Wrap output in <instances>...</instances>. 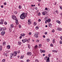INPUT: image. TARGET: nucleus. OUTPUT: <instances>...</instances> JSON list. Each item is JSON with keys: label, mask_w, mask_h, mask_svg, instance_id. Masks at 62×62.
Returning a JSON list of instances; mask_svg holds the SVG:
<instances>
[{"label": "nucleus", "mask_w": 62, "mask_h": 62, "mask_svg": "<svg viewBox=\"0 0 62 62\" xmlns=\"http://www.w3.org/2000/svg\"><path fill=\"white\" fill-rule=\"evenodd\" d=\"M29 35H31V32H29Z\"/></svg>", "instance_id": "nucleus-53"}, {"label": "nucleus", "mask_w": 62, "mask_h": 62, "mask_svg": "<svg viewBox=\"0 0 62 62\" xmlns=\"http://www.w3.org/2000/svg\"><path fill=\"white\" fill-rule=\"evenodd\" d=\"M36 41L37 42H39V40H36Z\"/></svg>", "instance_id": "nucleus-46"}, {"label": "nucleus", "mask_w": 62, "mask_h": 62, "mask_svg": "<svg viewBox=\"0 0 62 62\" xmlns=\"http://www.w3.org/2000/svg\"><path fill=\"white\" fill-rule=\"evenodd\" d=\"M25 40V42H26V41H28V40H27V39H24Z\"/></svg>", "instance_id": "nucleus-41"}, {"label": "nucleus", "mask_w": 62, "mask_h": 62, "mask_svg": "<svg viewBox=\"0 0 62 62\" xmlns=\"http://www.w3.org/2000/svg\"><path fill=\"white\" fill-rule=\"evenodd\" d=\"M14 13L15 14H17V11H16L14 12Z\"/></svg>", "instance_id": "nucleus-30"}, {"label": "nucleus", "mask_w": 62, "mask_h": 62, "mask_svg": "<svg viewBox=\"0 0 62 62\" xmlns=\"http://www.w3.org/2000/svg\"><path fill=\"white\" fill-rule=\"evenodd\" d=\"M42 15H48V14L46 12L44 11L42 13Z\"/></svg>", "instance_id": "nucleus-3"}, {"label": "nucleus", "mask_w": 62, "mask_h": 62, "mask_svg": "<svg viewBox=\"0 0 62 62\" xmlns=\"http://www.w3.org/2000/svg\"><path fill=\"white\" fill-rule=\"evenodd\" d=\"M57 62H61V61L60 60L58 61Z\"/></svg>", "instance_id": "nucleus-64"}, {"label": "nucleus", "mask_w": 62, "mask_h": 62, "mask_svg": "<svg viewBox=\"0 0 62 62\" xmlns=\"http://www.w3.org/2000/svg\"><path fill=\"white\" fill-rule=\"evenodd\" d=\"M39 32H35L34 34V36L35 38H39Z\"/></svg>", "instance_id": "nucleus-2"}, {"label": "nucleus", "mask_w": 62, "mask_h": 62, "mask_svg": "<svg viewBox=\"0 0 62 62\" xmlns=\"http://www.w3.org/2000/svg\"><path fill=\"white\" fill-rule=\"evenodd\" d=\"M3 24V22L1 21L0 22V24Z\"/></svg>", "instance_id": "nucleus-33"}, {"label": "nucleus", "mask_w": 62, "mask_h": 62, "mask_svg": "<svg viewBox=\"0 0 62 62\" xmlns=\"http://www.w3.org/2000/svg\"><path fill=\"white\" fill-rule=\"evenodd\" d=\"M13 54H17V53L15 51L14 52V53Z\"/></svg>", "instance_id": "nucleus-40"}, {"label": "nucleus", "mask_w": 62, "mask_h": 62, "mask_svg": "<svg viewBox=\"0 0 62 62\" xmlns=\"http://www.w3.org/2000/svg\"><path fill=\"white\" fill-rule=\"evenodd\" d=\"M38 21L39 22H40L41 21V20L40 19H39L38 20Z\"/></svg>", "instance_id": "nucleus-47"}, {"label": "nucleus", "mask_w": 62, "mask_h": 62, "mask_svg": "<svg viewBox=\"0 0 62 62\" xmlns=\"http://www.w3.org/2000/svg\"><path fill=\"white\" fill-rule=\"evenodd\" d=\"M59 43L61 44H62V41H61V40L60 41Z\"/></svg>", "instance_id": "nucleus-25"}, {"label": "nucleus", "mask_w": 62, "mask_h": 62, "mask_svg": "<svg viewBox=\"0 0 62 62\" xmlns=\"http://www.w3.org/2000/svg\"><path fill=\"white\" fill-rule=\"evenodd\" d=\"M39 28L38 27H36V29L37 30H38V29H39Z\"/></svg>", "instance_id": "nucleus-37"}, {"label": "nucleus", "mask_w": 62, "mask_h": 62, "mask_svg": "<svg viewBox=\"0 0 62 62\" xmlns=\"http://www.w3.org/2000/svg\"><path fill=\"white\" fill-rule=\"evenodd\" d=\"M2 30H3V28H1V27L0 28V31H2Z\"/></svg>", "instance_id": "nucleus-20"}, {"label": "nucleus", "mask_w": 62, "mask_h": 62, "mask_svg": "<svg viewBox=\"0 0 62 62\" xmlns=\"http://www.w3.org/2000/svg\"><path fill=\"white\" fill-rule=\"evenodd\" d=\"M22 36H21L19 38L20 39H22Z\"/></svg>", "instance_id": "nucleus-54"}, {"label": "nucleus", "mask_w": 62, "mask_h": 62, "mask_svg": "<svg viewBox=\"0 0 62 62\" xmlns=\"http://www.w3.org/2000/svg\"><path fill=\"white\" fill-rule=\"evenodd\" d=\"M22 7H21V5H19V9H21V8Z\"/></svg>", "instance_id": "nucleus-34"}, {"label": "nucleus", "mask_w": 62, "mask_h": 62, "mask_svg": "<svg viewBox=\"0 0 62 62\" xmlns=\"http://www.w3.org/2000/svg\"><path fill=\"white\" fill-rule=\"evenodd\" d=\"M33 23L34 25H37V23L35 22H34Z\"/></svg>", "instance_id": "nucleus-22"}, {"label": "nucleus", "mask_w": 62, "mask_h": 62, "mask_svg": "<svg viewBox=\"0 0 62 62\" xmlns=\"http://www.w3.org/2000/svg\"><path fill=\"white\" fill-rule=\"evenodd\" d=\"M45 10H48V9H47V8H45Z\"/></svg>", "instance_id": "nucleus-55"}, {"label": "nucleus", "mask_w": 62, "mask_h": 62, "mask_svg": "<svg viewBox=\"0 0 62 62\" xmlns=\"http://www.w3.org/2000/svg\"><path fill=\"white\" fill-rule=\"evenodd\" d=\"M27 15V14L26 13H23L22 14L20 15V18L21 19H24V18H25V17H26Z\"/></svg>", "instance_id": "nucleus-1"}, {"label": "nucleus", "mask_w": 62, "mask_h": 62, "mask_svg": "<svg viewBox=\"0 0 62 62\" xmlns=\"http://www.w3.org/2000/svg\"><path fill=\"white\" fill-rule=\"evenodd\" d=\"M58 23L59 24H60V23H61V22H60V21H58Z\"/></svg>", "instance_id": "nucleus-43"}, {"label": "nucleus", "mask_w": 62, "mask_h": 62, "mask_svg": "<svg viewBox=\"0 0 62 62\" xmlns=\"http://www.w3.org/2000/svg\"><path fill=\"white\" fill-rule=\"evenodd\" d=\"M41 47V44H39V48H40Z\"/></svg>", "instance_id": "nucleus-32"}, {"label": "nucleus", "mask_w": 62, "mask_h": 62, "mask_svg": "<svg viewBox=\"0 0 62 62\" xmlns=\"http://www.w3.org/2000/svg\"><path fill=\"white\" fill-rule=\"evenodd\" d=\"M51 20L50 19H47V20H46L45 21V23H47V22L48 23H49L51 22Z\"/></svg>", "instance_id": "nucleus-4"}, {"label": "nucleus", "mask_w": 62, "mask_h": 62, "mask_svg": "<svg viewBox=\"0 0 62 62\" xmlns=\"http://www.w3.org/2000/svg\"><path fill=\"white\" fill-rule=\"evenodd\" d=\"M4 5H7V3L6 2H4Z\"/></svg>", "instance_id": "nucleus-51"}, {"label": "nucleus", "mask_w": 62, "mask_h": 62, "mask_svg": "<svg viewBox=\"0 0 62 62\" xmlns=\"http://www.w3.org/2000/svg\"><path fill=\"white\" fill-rule=\"evenodd\" d=\"M43 38H45V36L43 35Z\"/></svg>", "instance_id": "nucleus-62"}, {"label": "nucleus", "mask_w": 62, "mask_h": 62, "mask_svg": "<svg viewBox=\"0 0 62 62\" xmlns=\"http://www.w3.org/2000/svg\"><path fill=\"white\" fill-rule=\"evenodd\" d=\"M52 32L53 33H54V30H52Z\"/></svg>", "instance_id": "nucleus-60"}, {"label": "nucleus", "mask_w": 62, "mask_h": 62, "mask_svg": "<svg viewBox=\"0 0 62 62\" xmlns=\"http://www.w3.org/2000/svg\"><path fill=\"white\" fill-rule=\"evenodd\" d=\"M0 21L2 22H3H3H4V21L3 19H1L0 20Z\"/></svg>", "instance_id": "nucleus-38"}, {"label": "nucleus", "mask_w": 62, "mask_h": 62, "mask_svg": "<svg viewBox=\"0 0 62 62\" xmlns=\"http://www.w3.org/2000/svg\"><path fill=\"white\" fill-rule=\"evenodd\" d=\"M16 24H17V25H18L19 24V23L18 22V21L17 20H16Z\"/></svg>", "instance_id": "nucleus-13"}, {"label": "nucleus", "mask_w": 62, "mask_h": 62, "mask_svg": "<svg viewBox=\"0 0 62 62\" xmlns=\"http://www.w3.org/2000/svg\"><path fill=\"white\" fill-rule=\"evenodd\" d=\"M60 39L62 40V36H61L60 37Z\"/></svg>", "instance_id": "nucleus-57"}, {"label": "nucleus", "mask_w": 62, "mask_h": 62, "mask_svg": "<svg viewBox=\"0 0 62 62\" xmlns=\"http://www.w3.org/2000/svg\"><path fill=\"white\" fill-rule=\"evenodd\" d=\"M2 62H5V59H4L2 61Z\"/></svg>", "instance_id": "nucleus-35"}, {"label": "nucleus", "mask_w": 62, "mask_h": 62, "mask_svg": "<svg viewBox=\"0 0 62 62\" xmlns=\"http://www.w3.org/2000/svg\"><path fill=\"white\" fill-rule=\"evenodd\" d=\"M22 41L23 42V43H25V40L23 39V40H22Z\"/></svg>", "instance_id": "nucleus-23"}, {"label": "nucleus", "mask_w": 62, "mask_h": 62, "mask_svg": "<svg viewBox=\"0 0 62 62\" xmlns=\"http://www.w3.org/2000/svg\"><path fill=\"white\" fill-rule=\"evenodd\" d=\"M49 27H52V24H49Z\"/></svg>", "instance_id": "nucleus-31"}, {"label": "nucleus", "mask_w": 62, "mask_h": 62, "mask_svg": "<svg viewBox=\"0 0 62 62\" xmlns=\"http://www.w3.org/2000/svg\"><path fill=\"white\" fill-rule=\"evenodd\" d=\"M38 48V46L36 45L35 46V49H37Z\"/></svg>", "instance_id": "nucleus-28"}, {"label": "nucleus", "mask_w": 62, "mask_h": 62, "mask_svg": "<svg viewBox=\"0 0 62 62\" xmlns=\"http://www.w3.org/2000/svg\"><path fill=\"white\" fill-rule=\"evenodd\" d=\"M49 59H47L46 60V62H50V61H49Z\"/></svg>", "instance_id": "nucleus-21"}, {"label": "nucleus", "mask_w": 62, "mask_h": 62, "mask_svg": "<svg viewBox=\"0 0 62 62\" xmlns=\"http://www.w3.org/2000/svg\"><path fill=\"white\" fill-rule=\"evenodd\" d=\"M43 50H42L40 49V52L41 53H42Z\"/></svg>", "instance_id": "nucleus-45"}, {"label": "nucleus", "mask_w": 62, "mask_h": 62, "mask_svg": "<svg viewBox=\"0 0 62 62\" xmlns=\"http://www.w3.org/2000/svg\"><path fill=\"white\" fill-rule=\"evenodd\" d=\"M25 36V34H21V36L22 37H24Z\"/></svg>", "instance_id": "nucleus-17"}, {"label": "nucleus", "mask_w": 62, "mask_h": 62, "mask_svg": "<svg viewBox=\"0 0 62 62\" xmlns=\"http://www.w3.org/2000/svg\"><path fill=\"white\" fill-rule=\"evenodd\" d=\"M18 43V45H21L22 44V43L21 42H19Z\"/></svg>", "instance_id": "nucleus-18"}, {"label": "nucleus", "mask_w": 62, "mask_h": 62, "mask_svg": "<svg viewBox=\"0 0 62 62\" xmlns=\"http://www.w3.org/2000/svg\"><path fill=\"white\" fill-rule=\"evenodd\" d=\"M52 52H53L54 53H57V51L56 50H52Z\"/></svg>", "instance_id": "nucleus-12"}, {"label": "nucleus", "mask_w": 62, "mask_h": 62, "mask_svg": "<svg viewBox=\"0 0 62 62\" xmlns=\"http://www.w3.org/2000/svg\"><path fill=\"white\" fill-rule=\"evenodd\" d=\"M17 53H20V51L19 50L18 51Z\"/></svg>", "instance_id": "nucleus-56"}, {"label": "nucleus", "mask_w": 62, "mask_h": 62, "mask_svg": "<svg viewBox=\"0 0 62 62\" xmlns=\"http://www.w3.org/2000/svg\"><path fill=\"white\" fill-rule=\"evenodd\" d=\"M60 9H62V7H60Z\"/></svg>", "instance_id": "nucleus-61"}, {"label": "nucleus", "mask_w": 62, "mask_h": 62, "mask_svg": "<svg viewBox=\"0 0 62 62\" xmlns=\"http://www.w3.org/2000/svg\"><path fill=\"white\" fill-rule=\"evenodd\" d=\"M45 50H44L43 51L42 53H45Z\"/></svg>", "instance_id": "nucleus-58"}, {"label": "nucleus", "mask_w": 62, "mask_h": 62, "mask_svg": "<svg viewBox=\"0 0 62 62\" xmlns=\"http://www.w3.org/2000/svg\"><path fill=\"white\" fill-rule=\"evenodd\" d=\"M35 9H36V10H37V9H38V8L37 7H36Z\"/></svg>", "instance_id": "nucleus-63"}, {"label": "nucleus", "mask_w": 62, "mask_h": 62, "mask_svg": "<svg viewBox=\"0 0 62 62\" xmlns=\"http://www.w3.org/2000/svg\"><path fill=\"white\" fill-rule=\"evenodd\" d=\"M57 30L59 31H61L62 30V28H58L57 29Z\"/></svg>", "instance_id": "nucleus-10"}, {"label": "nucleus", "mask_w": 62, "mask_h": 62, "mask_svg": "<svg viewBox=\"0 0 62 62\" xmlns=\"http://www.w3.org/2000/svg\"><path fill=\"white\" fill-rule=\"evenodd\" d=\"M7 48L8 49H9L10 48V46L9 45H8L7 46Z\"/></svg>", "instance_id": "nucleus-11"}, {"label": "nucleus", "mask_w": 62, "mask_h": 62, "mask_svg": "<svg viewBox=\"0 0 62 62\" xmlns=\"http://www.w3.org/2000/svg\"><path fill=\"white\" fill-rule=\"evenodd\" d=\"M6 30V28L3 27L2 28V30L5 31Z\"/></svg>", "instance_id": "nucleus-16"}, {"label": "nucleus", "mask_w": 62, "mask_h": 62, "mask_svg": "<svg viewBox=\"0 0 62 62\" xmlns=\"http://www.w3.org/2000/svg\"><path fill=\"white\" fill-rule=\"evenodd\" d=\"M28 24L30 25L31 23V21H30V20L29 19L28 21Z\"/></svg>", "instance_id": "nucleus-8"}, {"label": "nucleus", "mask_w": 62, "mask_h": 62, "mask_svg": "<svg viewBox=\"0 0 62 62\" xmlns=\"http://www.w3.org/2000/svg\"><path fill=\"white\" fill-rule=\"evenodd\" d=\"M4 24L5 25H6V24H7V23L6 22H4Z\"/></svg>", "instance_id": "nucleus-42"}, {"label": "nucleus", "mask_w": 62, "mask_h": 62, "mask_svg": "<svg viewBox=\"0 0 62 62\" xmlns=\"http://www.w3.org/2000/svg\"><path fill=\"white\" fill-rule=\"evenodd\" d=\"M46 40L47 42H49L50 41V39H46Z\"/></svg>", "instance_id": "nucleus-26"}, {"label": "nucleus", "mask_w": 62, "mask_h": 62, "mask_svg": "<svg viewBox=\"0 0 62 62\" xmlns=\"http://www.w3.org/2000/svg\"><path fill=\"white\" fill-rule=\"evenodd\" d=\"M28 47L29 49H30V48L31 47L30 46V45H28Z\"/></svg>", "instance_id": "nucleus-24"}, {"label": "nucleus", "mask_w": 62, "mask_h": 62, "mask_svg": "<svg viewBox=\"0 0 62 62\" xmlns=\"http://www.w3.org/2000/svg\"><path fill=\"white\" fill-rule=\"evenodd\" d=\"M47 57L46 56L45 57H44V59L45 60H46L47 59Z\"/></svg>", "instance_id": "nucleus-29"}, {"label": "nucleus", "mask_w": 62, "mask_h": 62, "mask_svg": "<svg viewBox=\"0 0 62 62\" xmlns=\"http://www.w3.org/2000/svg\"><path fill=\"white\" fill-rule=\"evenodd\" d=\"M31 52H29L27 54L28 55H31Z\"/></svg>", "instance_id": "nucleus-15"}, {"label": "nucleus", "mask_w": 62, "mask_h": 62, "mask_svg": "<svg viewBox=\"0 0 62 62\" xmlns=\"http://www.w3.org/2000/svg\"><path fill=\"white\" fill-rule=\"evenodd\" d=\"M12 17L13 20H16V21L17 20V17L15 16H12Z\"/></svg>", "instance_id": "nucleus-6"}, {"label": "nucleus", "mask_w": 62, "mask_h": 62, "mask_svg": "<svg viewBox=\"0 0 62 62\" xmlns=\"http://www.w3.org/2000/svg\"><path fill=\"white\" fill-rule=\"evenodd\" d=\"M3 5H1V8H3Z\"/></svg>", "instance_id": "nucleus-59"}, {"label": "nucleus", "mask_w": 62, "mask_h": 62, "mask_svg": "<svg viewBox=\"0 0 62 62\" xmlns=\"http://www.w3.org/2000/svg\"><path fill=\"white\" fill-rule=\"evenodd\" d=\"M55 12H56V13H57V14H58V11H57V10H56L55 11Z\"/></svg>", "instance_id": "nucleus-39"}, {"label": "nucleus", "mask_w": 62, "mask_h": 62, "mask_svg": "<svg viewBox=\"0 0 62 62\" xmlns=\"http://www.w3.org/2000/svg\"><path fill=\"white\" fill-rule=\"evenodd\" d=\"M48 56H49V57H50V56H51V54H49L48 55Z\"/></svg>", "instance_id": "nucleus-48"}, {"label": "nucleus", "mask_w": 62, "mask_h": 62, "mask_svg": "<svg viewBox=\"0 0 62 62\" xmlns=\"http://www.w3.org/2000/svg\"><path fill=\"white\" fill-rule=\"evenodd\" d=\"M39 15H40V13L39 12L38 14V16H39Z\"/></svg>", "instance_id": "nucleus-44"}, {"label": "nucleus", "mask_w": 62, "mask_h": 62, "mask_svg": "<svg viewBox=\"0 0 62 62\" xmlns=\"http://www.w3.org/2000/svg\"><path fill=\"white\" fill-rule=\"evenodd\" d=\"M1 35L4 36L5 34V31H2V32L1 33Z\"/></svg>", "instance_id": "nucleus-7"}, {"label": "nucleus", "mask_w": 62, "mask_h": 62, "mask_svg": "<svg viewBox=\"0 0 62 62\" xmlns=\"http://www.w3.org/2000/svg\"><path fill=\"white\" fill-rule=\"evenodd\" d=\"M30 60L29 59H27L26 60V61L27 62H29L30 61Z\"/></svg>", "instance_id": "nucleus-36"}, {"label": "nucleus", "mask_w": 62, "mask_h": 62, "mask_svg": "<svg viewBox=\"0 0 62 62\" xmlns=\"http://www.w3.org/2000/svg\"><path fill=\"white\" fill-rule=\"evenodd\" d=\"M23 56H21L20 57V59H23L24 57Z\"/></svg>", "instance_id": "nucleus-27"}, {"label": "nucleus", "mask_w": 62, "mask_h": 62, "mask_svg": "<svg viewBox=\"0 0 62 62\" xmlns=\"http://www.w3.org/2000/svg\"><path fill=\"white\" fill-rule=\"evenodd\" d=\"M27 40L28 41H28V42H29V41H30V39H29Z\"/></svg>", "instance_id": "nucleus-50"}, {"label": "nucleus", "mask_w": 62, "mask_h": 62, "mask_svg": "<svg viewBox=\"0 0 62 62\" xmlns=\"http://www.w3.org/2000/svg\"><path fill=\"white\" fill-rule=\"evenodd\" d=\"M11 28H13L14 27V25L13 24H11L10 25Z\"/></svg>", "instance_id": "nucleus-9"}, {"label": "nucleus", "mask_w": 62, "mask_h": 62, "mask_svg": "<svg viewBox=\"0 0 62 62\" xmlns=\"http://www.w3.org/2000/svg\"><path fill=\"white\" fill-rule=\"evenodd\" d=\"M16 55H17V54H13V53L11 54V57H10V58H12V56H16Z\"/></svg>", "instance_id": "nucleus-5"}, {"label": "nucleus", "mask_w": 62, "mask_h": 62, "mask_svg": "<svg viewBox=\"0 0 62 62\" xmlns=\"http://www.w3.org/2000/svg\"><path fill=\"white\" fill-rule=\"evenodd\" d=\"M51 46H52V47H53V44H51L50 45Z\"/></svg>", "instance_id": "nucleus-49"}, {"label": "nucleus", "mask_w": 62, "mask_h": 62, "mask_svg": "<svg viewBox=\"0 0 62 62\" xmlns=\"http://www.w3.org/2000/svg\"><path fill=\"white\" fill-rule=\"evenodd\" d=\"M54 42H55V39H53V43H54Z\"/></svg>", "instance_id": "nucleus-19"}, {"label": "nucleus", "mask_w": 62, "mask_h": 62, "mask_svg": "<svg viewBox=\"0 0 62 62\" xmlns=\"http://www.w3.org/2000/svg\"><path fill=\"white\" fill-rule=\"evenodd\" d=\"M2 46L0 45V51H2Z\"/></svg>", "instance_id": "nucleus-14"}, {"label": "nucleus", "mask_w": 62, "mask_h": 62, "mask_svg": "<svg viewBox=\"0 0 62 62\" xmlns=\"http://www.w3.org/2000/svg\"><path fill=\"white\" fill-rule=\"evenodd\" d=\"M45 35H47V32H45Z\"/></svg>", "instance_id": "nucleus-52"}]
</instances>
